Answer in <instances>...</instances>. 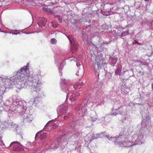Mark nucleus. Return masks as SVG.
<instances>
[{
    "mask_svg": "<svg viewBox=\"0 0 153 153\" xmlns=\"http://www.w3.org/2000/svg\"><path fill=\"white\" fill-rule=\"evenodd\" d=\"M28 65L21 68L16 73L17 76L15 78L14 81H16V83L17 82H22L25 76L27 74V71L28 70Z\"/></svg>",
    "mask_w": 153,
    "mask_h": 153,
    "instance_id": "nucleus-1",
    "label": "nucleus"
},
{
    "mask_svg": "<svg viewBox=\"0 0 153 153\" xmlns=\"http://www.w3.org/2000/svg\"><path fill=\"white\" fill-rule=\"evenodd\" d=\"M103 65V60L101 59H100L98 57L96 58L95 62H94V71L95 74L98 76H99L100 70L101 68V67Z\"/></svg>",
    "mask_w": 153,
    "mask_h": 153,
    "instance_id": "nucleus-2",
    "label": "nucleus"
},
{
    "mask_svg": "<svg viewBox=\"0 0 153 153\" xmlns=\"http://www.w3.org/2000/svg\"><path fill=\"white\" fill-rule=\"evenodd\" d=\"M59 125L58 123H54L53 121H50L48 122L47 126L49 129L51 130L54 129L59 126Z\"/></svg>",
    "mask_w": 153,
    "mask_h": 153,
    "instance_id": "nucleus-3",
    "label": "nucleus"
},
{
    "mask_svg": "<svg viewBox=\"0 0 153 153\" xmlns=\"http://www.w3.org/2000/svg\"><path fill=\"white\" fill-rule=\"evenodd\" d=\"M39 21L38 24L39 27H44L47 21L46 19L44 18H40L39 19Z\"/></svg>",
    "mask_w": 153,
    "mask_h": 153,
    "instance_id": "nucleus-4",
    "label": "nucleus"
},
{
    "mask_svg": "<svg viewBox=\"0 0 153 153\" xmlns=\"http://www.w3.org/2000/svg\"><path fill=\"white\" fill-rule=\"evenodd\" d=\"M36 137H38L40 139H43L46 138L48 136V134L42 131L38 132L36 134Z\"/></svg>",
    "mask_w": 153,
    "mask_h": 153,
    "instance_id": "nucleus-5",
    "label": "nucleus"
},
{
    "mask_svg": "<svg viewBox=\"0 0 153 153\" xmlns=\"http://www.w3.org/2000/svg\"><path fill=\"white\" fill-rule=\"evenodd\" d=\"M40 89L37 83H35L31 86V91L32 92L35 91L36 92H39Z\"/></svg>",
    "mask_w": 153,
    "mask_h": 153,
    "instance_id": "nucleus-6",
    "label": "nucleus"
},
{
    "mask_svg": "<svg viewBox=\"0 0 153 153\" xmlns=\"http://www.w3.org/2000/svg\"><path fill=\"white\" fill-rule=\"evenodd\" d=\"M79 94L77 93L76 94H72L70 97V100L71 102H74L75 100L77 98V96L79 95Z\"/></svg>",
    "mask_w": 153,
    "mask_h": 153,
    "instance_id": "nucleus-7",
    "label": "nucleus"
},
{
    "mask_svg": "<svg viewBox=\"0 0 153 153\" xmlns=\"http://www.w3.org/2000/svg\"><path fill=\"white\" fill-rule=\"evenodd\" d=\"M53 9V8L52 6H49L48 7L47 6L43 8V10H45L50 14L52 12Z\"/></svg>",
    "mask_w": 153,
    "mask_h": 153,
    "instance_id": "nucleus-8",
    "label": "nucleus"
},
{
    "mask_svg": "<svg viewBox=\"0 0 153 153\" xmlns=\"http://www.w3.org/2000/svg\"><path fill=\"white\" fill-rule=\"evenodd\" d=\"M122 69V66L121 65H118L117 66V68L116 69V71L115 72V74L117 75L120 74L121 70Z\"/></svg>",
    "mask_w": 153,
    "mask_h": 153,
    "instance_id": "nucleus-9",
    "label": "nucleus"
},
{
    "mask_svg": "<svg viewBox=\"0 0 153 153\" xmlns=\"http://www.w3.org/2000/svg\"><path fill=\"white\" fill-rule=\"evenodd\" d=\"M83 85L84 84L83 82H82L81 84H76L75 86H74L73 87L75 89H80L82 88V87H83Z\"/></svg>",
    "mask_w": 153,
    "mask_h": 153,
    "instance_id": "nucleus-10",
    "label": "nucleus"
},
{
    "mask_svg": "<svg viewBox=\"0 0 153 153\" xmlns=\"http://www.w3.org/2000/svg\"><path fill=\"white\" fill-rule=\"evenodd\" d=\"M13 144H15V145H13V146H14L15 148H17L19 146H20L21 145L20 144L19 142L16 141L12 143L10 145V146H11Z\"/></svg>",
    "mask_w": 153,
    "mask_h": 153,
    "instance_id": "nucleus-11",
    "label": "nucleus"
},
{
    "mask_svg": "<svg viewBox=\"0 0 153 153\" xmlns=\"http://www.w3.org/2000/svg\"><path fill=\"white\" fill-rule=\"evenodd\" d=\"M39 98L38 97L34 98L32 100V102L33 104H37L39 102Z\"/></svg>",
    "mask_w": 153,
    "mask_h": 153,
    "instance_id": "nucleus-12",
    "label": "nucleus"
},
{
    "mask_svg": "<svg viewBox=\"0 0 153 153\" xmlns=\"http://www.w3.org/2000/svg\"><path fill=\"white\" fill-rule=\"evenodd\" d=\"M57 42L56 40L54 38L51 39V44H55Z\"/></svg>",
    "mask_w": 153,
    "mask_h": 153,
    "instance_id": "nucleus-13",
    "label": "nucleus"
},
{
    "mask_svg": "<svg viewBox=\"0 0 153 153\" xmlns=\"http://www.w3.org/2000/svg\"><path fill=\"white\" fill-rule=\"evenodd\" d=\"M69 39L70 40L71 46L72 47V46H74V42L73 40H71V39L70 38H69Z\"/></svg>",
    "mask_w": 153,
    "mask_h": 153,
    "instance_id": "nucleus-14",
    "label": "nucleus"
},
{
    "mask_svg": "<svg viewBox=\"0 0 153 153\" xmlns=\"http://www.w3.org/2000/svg\"><path fill=\"white\" fill-rule=\"evenodd\" d=\"M87 36H86L85 35H83L82 37L83 38V39L84 40V41H87V40H88V38L87 37H86Z\"/></svg>",
    "mask_w": 153,
    "mask_h": 153,
    "instance_id": "nucleus-15",
    "label": "nucleus"
},
{
    "mask_svg": "<svg viewBox=\"0 0 153 153\" xmlns=\"http://www.w3.org/2000/svg\"><path fill=\"white\" fill-rule=\"evenodd\" d=\"M75 44L73 46H72L73 48H71V50H72L73 48H74L75 50L76 51L77 49V46L76 44V43H75Z\"/></svg>",
    "mask_w": 153,
    "mask_h": 153,
    "instance_id": "nucleus-16",
    "label": "nucleus"
},
{
    "mask_svg": "<svg viewBox=\"0 0 153 153\" xmlns=\"http://www.w3.org/2000/svg\"><path fill=\"white\" fill-rule=\"evenodd\" d=\"M3 1V0H0V6H1V4H2L1 2Z\"/></svg>",
    "mask_w": 153,
    "mask_h": 153,
    "instance_id": "nucleus-17",
    "label": "nucleus"
},
{
    "mask_svg": "<svg viewBox=\"0 0 153 153\" xmlns=\"http://www.w3.org/2000/svg\"><path fill=\"white\" fill-rule=\"evenodd\" d=\"M134 42H135V43H136V44H140V43H139L138 42V41H137L136 40H135V41Z\"/></svg>",
    "mask_w": 153,
    "mask_h": 153,
    "instance_id": "nucleus-18",
    "label": "nucleus"
},
{
    "mask_svg": "<svg viewBox=\"0 0 153 153\" xmlns=\"http://www.w3.org/2000/svg\"><path fill=\"white\" fill-rule=\"evenodd\" d=\"M67 117V116H64V119H66V117Z\"/></svg>",
    "mask_w": 153,
    "mask_h": 153,
    "instance_id": "nucleus-19",
    "label": "nucleus"
},
{
    "mask_svg": "<svg viewBox=\"0 0 153 153\" xmlns=\"http://www.w3.org/2000/svg\"><path fill=\"white\" fill-rule=\"evenodd\" d=\"M17 33H13V34H16V35Z\"/></svg>",
    "mask_w": 153,
    "mask_h": 153,
    "instance_id": "nucleus-20",
    "label": "nucleus"
},
{
    "mask_svg": "<svg viewBox=\"0 0 153 153\" xmlns=\"http://www.w3.org/2000/svg\"><path fill=\"white\" fill-rule=\"evenodd\" d=\"M146 1H149V0H144Z\"/></svg>",
    "mask_w": 153,
    "mask_h": 153,
    "instance_id": "nucleus-21",
    "label": "nucleus"
},
{
    "mask_svg": "<svg viewBox=\"0 0 153 153\" xmlns=\"http://www.w3.org/2000/svg\"><path fill=\"white\" fill-rule=\"evenodd\" d=\"M120 107H120V108H118V109H120Z\"/></svg>",
    "mask_w": 153,
    "mask_h": 153,
    "instance_id": "nucleus-22",
    "label": "nucleus"
}]
</instances>
